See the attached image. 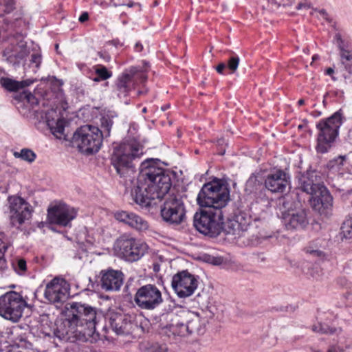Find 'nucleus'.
<instances>
[{
    "instance_id": "1",
    "label": "nucleus",
    "mask_w": 352,
    "mask_h": 352,
    "mask_svg": "<svg viewBox=\"0 0 352 352\" xmlns=\"http://www.w3.org/2000/svg\"><path fill=\"white\" fill-rule=\"evenodd\" d=\"M103 318L100 311L87 304L72 302L66 307L65 318L56 323L54 335L61 341L74 342L96 339L98 323Z\"/></svg>"
},
{
    "instance_id": "2",
    "label": "nucleus",
    "mask_w": 352,
    "mask_h": 352,
    "mask_svg": "<svg viewBox=\"0 0 352 352\" xmlns=\"http://www.w3.org/2000/svg\"><path fill=\"white\" fill-rule=\"evenodd\" d=\"M155 164L153 159L141 163L138 185L131 190L133 200L142 207L166 197L172 186L170 175Z\"/></svg>"
},
{
    "instance_id": "3",
    "label": "nucleus",
    "mask_w": 352,
    "mask_h": 352,
    "mask_svg": "<svg viewBox=\"0 0 352 352\" xmlns=\"http://www.w3.org/2000/svg\"><path fill=\"white\" fill-rule=\"evenodd\" d=\"M343 120V113L339 110L330 117L320 120L316 124L318 133L316 149L318 153L328 152L339 135V129Z\"/></svg>"
},
{
    "instance_id": "4",
    "label": "nucleus",
    "mask_w": 352,
    "mask_h": 352,
    "mask_svg": "<svg viewBox=\"0 0 352 352\" xmlns=\"http://www.w3.org/2000/svg\"><path fill=\"white\" fill-rule=\"evenodd\" d=\"M230 200L227 185L220 180H214L203 186L197 201L201 207L223 210Z\"/></svg>"
},
{
    "instance_id": "5",
    "label": "nucleus",
    "mask_w": 352,
    "mask_h": 352,
    "mask_svg": "<svg viewBox=\"0 0 352 352\" xmlns=\"http://www.w3.org/2000/svg\"><path fill=\"white\" fill-rule=\"evenodd\" d=\"M143 154V146L136 140L123 142L115 146L111 155V164L120 175L124 174L125 170L132 166V162L140 158Z\"/></svg>"
},
{
    "instance_id": "6",
    "label": "nucleus",
    "mask_w": 352,
    "mask_h": 352,
    "mask_svg": "<svg viewBox=\"0 0 352 352\" xmlns=\"http://www.w3.org/2000/svg\"><path fill=\"white\" fill-rule=\"evenodd\" d=\"M102 139V132L98 127L85 125L78 128L74 133L72 143L80 152L91 154L100 150Z\"/></svg>"
},
{
    "instance_id": "7",
    "label": "nucleus",
    "mask_w": 352,
    "mask_h": 352,
    "mask_svg": "<svg viewBox=\"0 0 352 352\" xmlns=\"http://www.w3.org/2000/svg\"><path fill=\"white\" fill-rule=\"evenodd\" d=\"M223 211L208 208L194 216V226L200 233L216 237L222 232Z\"/></svg>"
},
{
    "instance_id": "8",
    "label": "nucleus",
    "mask_w": 352,
    "mask_h": 352,
    "mask_svg": "<svg viewBox=\"0 0 352 352\" xmlns=\"http://www.w3.org/2000/svg\"><path fill=\"white\" fill-rule=\"evenodd\" d=\"M28 306L21 294L10 291L0 296V316L13 322H17Z\"/></svg>"
},
{
    "instance_id": "9",
    "label": "nucleus",
    "mask_w": 352,
    "mask_h": 352,
    "mask_svg": "<svg viewBox=\"0 0 352 352\" xmlns=\"http://www.w3.org/2000/svg\"><path fill=\"white\" fill-rule=\"evenodd\" d=\"M148 247L146 243L133 237L122 236L115 244L117 254L129 262L140 260L148 251Z\"/></svg>"
},
{
    "instance_id": "10",
    "label": "nucleus",
    "mask_w": 352,
    "mask_h": 352,
    "mask_svg": "<svg viewBox=\"0 0 352 352\" xmlns=\"http://www.w3.org/2000/svg\"><path fill=\"white\" fill-rule=\"evenodd\" d=\"M161 206L162 219L170 225H179L184 221L186 210L182 197L177 194H168Z\"/></svg>"
},
{
    "instance_id": "11",
    "label": "nucleus",
    "mask_w": 352,
    "mask_h": 352,
    "mask_svg": "<svg viewBox=\"0 0 352 352\" xmlns=\"http://www.w3.org/2000/svg\"><path fill=\"white\" fill-rule=\"evenodd\" d=\"M134 302L140 309L152 311L163 302L162 294L155 285L147 284L137 289Z\"/></svg>"
},
{
    "instance_id": "12",
    "label": "nucleus",
    "mask_w": 352,
    "mask_h": 352,
    "mask_svg": "<svg viewBox=\"0 0 352 352\" xmlns=\"http://www.w3.org/2000/svg\"><path fill=\"white\" fill-rule=\"evenodd\" d=\"M10 223L19 228L30 220L33 212L31 205L21 197L8 198Z\"/></svg>"
},
{
    "instance_id": "13",
    "label": "nucleus",
    "mask_w": 352,
    "mask_h": 352,
    "mask_svg": "<svg viewBox=\"0 0 352 352\" xmlns=\"http://www.w3.org/2000/svg\"><path fill=\"white\" fill-rule=\"evenodd\" d=\"M34 118L39 123H45L56 138H61L64 135L66 121L56 109L36 110Z\"/></svg>"
},
{
    "instance_id": "14",
    "label": "nucleus",
    "mask_w": 352,
    "mask_h": 352,
    "mask_svg": "<svg viewBox=\"0 0 352 352\" xmlns=\"http://www.w3.org/2000/svg\"><path fill=\"white\" fill-rule=\"evenodd\" d=\"M171 286L178 297L187 298L197 289L198 279L187 270H183L173 276Z\"/></svg>"
},
{
    "instance_id": "15",
    "label": "nucleus",
    "mask_w": 352,
    "mask_h": 352,
    "mask_svg": "<svg viewBox=\"0 0 352 352\" xmlns=\"http://www.w3.org/2000/svg\"><path fill=\"white\" fill-rule=\"evenodd\" d=\"M77 216L75 208L63 203L51 206L47 209V220L50 224L66 227Z\"/></svg>"
},
{
    "instance_id": "16",
    "label": "nucleus",
    "mask_w": 352,
    "mask_h": 352,
    "mask_svg": "<svg viewBox=\"0 0 352 352\" xmlns=\"http://www.w3.org/2000/svg\"><path fill=\"white\" fill-rule=\"evenodd\" d=\"M69 284L63 278L56 277L46 285L45 297L53 304H62L69 296Z\"/></svg>"
},
{
    "instance_id": "17",
    "label": "nucleus",
    "mask_w": 352,
    "mask_h": 352,
    "mask_svg": "<svg viewBox=\"0 0 352 352\" xmlns=\"http://www.w3.org/2000/svg\"><path fill=\"white\" fill-rule=\"evenodd\" d=\"M289 184V177L281 170L267 175L265 179V188L272 192H283Z\"/></svg>"
},
{
    "instance_id": "18",
    "label": "nucleus",
    "mask_w": 352,
    "mask_h": 352,
    "mask_svg": "<svg viewBox=\"0 0 352 352\" xmlns=\"http://www.w3.org/2000/svg\"><path fill=\"white\" fill-rule=\"evenodd\" d=\"M282 218L287 230L303 228L308 223L307 214L303 209L289 210L283 212Z\"/></svg>"
},
{
    "instance_id": "19",
    "label": "nucleus",
    "mask_w": 352,
    "mask_h": 352,
    "mask_svg": "<svg viewBox=\"0 0 352 352\" xmlns=\"http://www.w3.org/2000/svg\"><path fill=\"white\" fill-rule=\"evenodd\" d=\"M114 217L116 220L138 231H145L149 228L147 221L133 212L118 211L115 212Z\"/></svg>"
},
{
    "instance_id": "20",
    "label": "nucleus",
    "mask_w": 352,
    "mask_h": 352,
    "mask_svg": "<svg viewBox=\"0 0 352 352\" xmlns=\"http://www.w3.org/2000/svg\"><path fill=\"white\" fill-rule=\"evenodd\" d=\"M311 206L314 210L320 214L329 209L333 204V197L327 188L323 185L314 195H311Z\"/></svg>"
},
{
    "instance_id": "21",
    "label": "nucleus",
    "mask_w": 352,
    "mask_h": 352,
    "mask_svg": "<svg viewBox=\"0 0 352 352\" xmlns=\"http://www.w3.org/2000/svg\"><path fill=\"white\" fill-rule=\"evenodd\" d=\"M322 186L320 177L315 170H307L299 178V188L310 195L316 194Z\"/></svg>"
},
{
    "instance_id": "22",
    "label": "nucleus",
    "mask_w": 352,
    "mask_h": 352,
    "mask_svg": "<svg viewBox=\"0 0 352 352\" xmlns=\"http://www.w3.org/2000/svg\"><path fill=\"white\" fill-rule=\"evenodd\" d=\"M101 287L106 291L119 290L123 283L122 273L120 271L109 270L101 272Z\"/></svg>"
},
{
    "instance_id": "23",
    "label": "nucleus",
    "mask_w": 352,
    "mask_h": 352,
    "mask_svg": "<svg viewBox=\"0 0 352 352\" xmlns=\"http://www.w3.org/2000/svg\"><path fill=\"white\" fill-rule=\"evenodd\" d=\"M138 72L137 67H131L125 69L118 78L116 89L118 96H126L130 91V85Z\"/></svg>"
},
{
    "instance_id": "24",
    "label": "nucleus",
    "mask_w": 352,
    "mask_h": 352,
    "mask_svg": "<svg viewBox=\"0 0 352 352\" xmlns=\"http://www.w3.org/2000/svg\"><path fill=\"white\" fill-rule=\"evenodd\" d=\"M112 330L117 334L129 333L132 328V323L129 316L120 314H113L109 318Z\"/></svg>"
},
{
    "instance_id": "25",
    "label": "nucleus",
    "mask_w": 352,
    "mask_h": 352,
    "mask_svg": "<svg viewBox=\"0 0 352 352\" xmlns=\"http://www.w3.org/2000/svg\"><path fill=\"white\" fill-rule=\"evenodd\" d=\"M0 84L5 89L9 91H17L30 85L25 81H17L10 78H1L0 79Z\"/></svg>"
},
{
    "instance_id": "26",
    "label": "nucleus",
    "mask_w": 352,
    "mask_h": 352,
    "mask_svg": "<svg viewBox=\"0 0 352 352\" xmlns=\"http://www.w3.org/2000/svg\"><path fill=\"white\" fill-rule=\"evenodd\" d=\"M222 232L226 234H232L240 236L243 233L239 228V225L234 217L228 219L226 222L222 223Z\"/></svg>"
},
{
    "instance_id": "27",
    "label": "nucleus",
    "mask_w": 352,
    "mask_h": 352,
    "mask_svg": "<svg viewBox=\"0 0 352 352\" xmlns=\"http://www.w3.org/2000/svg\"><path fill=\"white\" fill-rule=\"evenodd\" d=\"M233 217L239 225L242 233L248 230L252 222L251 217L248 213L240 211L236 213Z\"/></svg>"
},
{
    "instance_id": "28",
    "label": "nucleus",
    "mask_w": 352,
    "mask_h": 352,
    "mask_svg": "<svg viewBox=\"0 0 352 352\" xmlns=\"http://www.w3.org/2000/svg\"><path fill=\"white\" fill-rule=\"evenodd\" d=\"M14 156L16 158H21L29 163L33 162L36 157V153L29 148H23L19 152H14Z\"/></svg>"
},
{
    "instance_id": "29",
    "label": "nucleus",
    "mask_w": 352,
    "mask_h": 352,
    "mask_svg": "<svg viewBox=\"0 0 352 352\" xmlns=\"http://www.w3.org/2000/svg\"><path fill=\"white\" fill-rule=\"evenodd\" d=\"M340 57L342 63L349 73H352V52L341 50Z\"/></svg>"
},
{
    "instance_id": "30",
    "label": "nucleus",
    "mask_w": 352,
    "mask_h": 352,
    "mask_svg": "<svg viewBox=\"0 0 352 352\" xmlns=\"http://www.w3.org/2000/svg\"><path fill=\"white\" fill-rule=\"evenodd\" d=\"M305 252L311 256L318 258L319 259L325 258V254L320 250L316 243L310 244L306 247Z\"/></svg>"
},
{
    "instance_id": "31",
    "label": "nucleus",
    "mask_w": 352,
    "mask_h": 352,
    "mask_svg": "<svg viewBox=\"0 0 352 352\" xmlns=\"http://www.w3.org/2000/svg\"><path fill=\"white\" fill-rule=\"evenodd\" d=\"M341 230L345 239L352 240V217H349L344 221Z\"/></svg>"
},
{
    "instance_id": "32",
    "label": "nucleus",
    "mask_w": 352,
    "mask_h": 352,
    "mask_svg": "<svg viewBox=\"0 0 352 352\" xmlns=\"http://www.w3.org/2000/svg\"><path fill=\"white\" fill-rule=\"evenodd\" d=\"M172 329L173 333L179 336H186L190 334L186 323L177 322L175 325H173Z\"/></svg>"
},
{
    "instance_id": "33",
    "label": "nucleus",
    "mask_w": 352,
    "mask_h": 352,
    "mask_svg": "<svg viewBox=\"0 0 352 352\" xmlns=\"http://www.w3.org/2000/svg\"><path fill=\"white\" fill-rule=\"evenodd\" d=\"M95 72L102 80H107L112 76V72L109 71L106 67L102 65L96 66Z\"/></svg>"
},
{
    "instance_id": "34",
    "label": "nucleus",
    "mask_w": 352,
    "mask_h": 352,
    "mask_svg": "<svg viewBox=\"0 0 352 352\" xmlns=\"http://www.w3.org/2000/svg\"><path fill=\"white\" fill-rule=\"evenodd\" d=\"M310 14L311 15H316V17L318 18V19L324 20L328 23H330L332 22V19H331V16L324 9H321V10L312 9Z\"/></svg>"
},
{
    "instance_id": "35",
    "label": "nucleus",
    "mask_w": 352,
    "mask_h": 352,
    "mask_svg": "<svg viewBox=\"0 0 352 352\" xmlns=\"http://www.w3.org/2000/svg\"><path fill=\"white\" fill-rule=\"evenodd\" d=\"M7 248V245L0 239V271H3L7 268V262L4 257Z\"/></svg>"
},
{
    "instance_id": "36",
    "label": "nucleus",
    "mask_w": 352,
    "mask_h": 352,
    "mask_svg": "<svg viewBox=\"0 0 352 352\" xmlns=\"http://www.w3.org/2000/svg\"><path fill=\"white\" fill-rule=\"evenodd\" d=\"M314 331L321 333H334L336 331V329L331 328L328 325L319 323L318 325H314L312 327Z\"/></svg>"
},
{
    "instance_id": "37",
    "label": "nucleus",
    "mask_w": 352,
    "mask_h": 352,
    "mask_svg": "<svg viewBox=\"0 0 352 352\" xmlns=\"http://www.w3.org/2000/svg\"><path fill=\"white\" fill-rule=\"evenodd\" d=\"M0 6L6 14L12 12L15 9L14 0H1Z\"/></svg>"
},
{
    "instance_id": "38",
    "label": "nucleus",
    "mask_w": 352,
    "mask_h": 352,
    "mask_svg": "<svg viewBox=\"0 0 352 352\" xmlns=\"http://www.w3.org/2000/svg\"><path fill=\"white\" fill-rule=\"evenodd\" d=\"M345 159H346L345 156H339V157L331 160L329 163V166L331 168H336V169L340 170V168L344 166Z\"/></svg>"
},
{
    "instance_id": "39",
    "label": "nucleus",
    "mask_w": 352,
    "mask_h": 352,
    "mask_svg": "<svg viewBox=\"0 0 352 352\" xmlns=\"http://www.w3.org/2000/svg\"><path fill=\"white\" fill-rule=\"evenodd\" d=\"M239 60V58L237 56H233L229 58L226 66L232 73H234L237 69Z\"/></svg>"
},
{
    "instance_id": "40",
    "label": "nucleus",
    "mask_w": 352,
    "mask_h": 352,
    "mask_svg": "<svg viewBox=\"0 0 352 352\" xmlns=\"http://www.w3.org/2000/svg\"><path fill=\"white\" fill-rule=\"evenodd\" d=\"M186 324L190 334L199 330V320L197 316L192 320H188Z\"/></svg>"
},
{
    "instance_id": "41",
    "label": "nucleus",
    "mask_w": 352,
    "mask_h": 352,
    "mask_svg": "<svg viewBox=\"0 0 352 352\" xmlns=\"http://www.w3.org/2000/svg\"><path fill=\"white\" fill-rule=\"evenodd\" d=\"M14 267L18 274H23L26 271V261L24 259H19L14 264Z\"/></svg>"
},
{
    "instance_id": "42",
    "label": "nucleus",
    "mask_w": 352,
    "mask_h": 352,
    "mask_svg": "<svg viewBox=\"0 0 352 352\" xmlns=\"http://www.w3.org/2000/svg\"><path fill=\"white\" fill-rule=\"evenodd\" d=\"M167 349L166 344L159 343L153 344L148 349L149 352H166Z\"/></svg>"
},
{
    "instance_id": "43",
    "label": "nucleus",
    "mask_w": 352,
    "mask_h": 352,
    "mask_svg": "<svg viewBox=\"0 0 352 352\" xmlns=\"http://www.w3.org/2000/svg\"><path fill=\"white\" fill-rule=\"evenodd\" d=\"M31 64H34L35 67L38 69L41 63V56L38 53H34L31 55Z\"/></svg>"
},
{
    "instance_id": "44",
    "label": "nucleus",
    "mask_w": 352,
    "mask_h": 352,
    "mask_svg": "<svg viewBox=\"0 0 352 352\" xmlns=\"http://www.w3.org/2000/svg\"><path fill=\"white\" fill-rule=\"evenodd\" d=\"M111 126L112 122L110 120H105L104 122H102V127L104 129V130H106L107 135H109Z\"/></svg>"
},
{
    "instance_id": "45",
    "label": "nucleus",
    "mask_w": 352,
    "mask_h": 352,
    "mask_svg": "<svg viewBox=\"0 0 352 352\" xmlns=\"http://www.w3.org/2000/svg\"><path fill=\"white\" fill-rule=\"evenodd\" d=\"M349 290L344 294V297L347 300H352V285L348 286Z\"/></svg>"
},
{
    "instance_id": "46",
    "label": "nucleus",
    "mask_w": 352,
    "mask_h": 352,
    "mask_svg": "<svg viewBox=\"0 0 352 352\" xmlns=\"http://www.w3.org/2000/svg\"><path fill=\"white\" fill-rule=\"evenodd\" d=\"M137 68L138 69V72L137 74H135V78L137 77V78H140L141 82L145 81L147 78L146 75L140 68H138V67H137Z\"/></svg>"
},
{
    "instance_id": "47",
    "label": "nucleus",
    "mask_w": 352,
    "mask_h": 352,
    "mask_svg": "<svg viewBox=\"0 0 352 352\" xmlns=\"http://www.w3.org/2000/svg\"><path fill=\"white\" fill-rule=\"evenodd\" d=\"M227 67L226 66V64L224 63H219L217 67H216V70L217 72L220 74H223V71L225 70V69Z\"/></svg>"
},
{
    "instance_id": "48",
    "label": "nucleus",
    "mask_w": 352,
    "mask_h": 352,
    "mask_svg": "<svg viewBox=\"0 0 352 352\" xmlns=\"http://www.w3.org/2000/svg\"><path fill=\"white\" fill-rule=\"evenodd\" d=\"M98 56L106 62H109L111 60V56L106 52H98Z\"/></svg>"
},
{
    "instance_id": "49",
    "label": "nucleus",
    "mask_w": 352,
    "mask_h": 352,
    "mask_svg": "<svg viewBox=\"0 0 352 352\" xmlns=\"http://www.w3.org/2000/svg\"><path fill=\"white\" fill-rule=\"evenodd\" d=\"M298 10H308L310 8V6L307 3H299L296 7Z\"/></svg>"
},
{
    "instance_id": "50",
    "label": "nucleus",
    "mask_w": 352,
    "mask_h": 352,
    "mask_svg": "<svg viewBox=\"0 0 352 352\" xmlns=\"http://www.w3.org/2000/svg\"><path fill=\"white\" fill-rule=\"evenodd\" d=\"M89 19V14L87 12H83L81 14V15L79 16V21L81 22V23H84L85 21H87Z\"/></svg>"
},
{
    "instance_id": "51",
    "label": "nucleus",
    "mask_w": 352,
    "mask_h": 352,
    "mask_svg": "<svg viewBox=\"0 0 352 352\" xmlns=\"http://www.w3.org/2000/svg\"><path fill=\"white\" fill-rule=\"evenodd\" d=\"M333 73H334V70H333V68H331V67H329V68H328V69H326V71H325V74H326V75H328V76H331L332 79H333V80H336V78H334V76H332Z\"/></svg>"
},
{
    "instance_id": "52",
    "label": "nucleus",
    "mask_w": 352,
    "mask_h": 352,
    "mask_svg": "<svg viewBox=\"0 0 352 352\" xmlns=\"http://www.w3.org/2000/svg\"><path fill=\"white\" fill-rule=\"evenodd\" d=\"M135 49L137 52H141L143 49V47L140 43H138L135 46Z\"/></svg>"
},
{
    "instance_id": "53",
    "label": "nucleus",
    "mask_w": 352,
    "mask_h": 352,
    "mask_svg": "<svg viewBox=\"0 0 352 352\" xmlns=\"http://www.w3.org/2000/svg\"><path fill=\"white\" fill-rule=\"evenodd\" d=\"M26 98H27L28 101H30L31 99H34V97L31 94H29L26 95Z\"/></svg>"
},
{
    "instance_id": "54",
    "label": "nucleus",
    "mask_w": 352,
    "mask_h": 352,
    "mask_svg": "<svg viewBox=\"0 0 352 352\" xmlns=\"http://www.w3.org/2000/svg\"><path fill=\"white\" fill-rule=\"evenodd\" d=\"M315 352H320L319 351H316ZM327 352H338L336 349L333 347L330 348Z\"/></svg>"
},
{
    "instance_id": "55",
    "label": "nucleus",
    "mask_w": 352,
    "mask_h": 352,
    "mask_svg": "<svg viewBox=\"0 0 352 352\" xmlns=\"http://www.w3.org/2000/svg\"><path fill=\"white\" fill-rule=\"evenodd\" d=\"M298 104L299 105H302L305 104V100L303 99H300L298 101Z\"/></svg>"
},
{
    "instance_id": "56",
    "label": "nucleus",
    "mask_w": 352,
    "mask_h": 352,
    "mask_svg": "<svg viewBox=\"0 0 352 352\" xmlns=\"http://www.w3.org/2000/svg\"><path fill=\"white\" fill-rule=\"evenodd\" d=\"M100 80H102L100 79V78L98 76H97L96 78H94V81H95V82H99Z\"/></svg>"
},
{
    "instance_id": "57",
    "label": "nucleus",
    "mask_w": 352,
    "mask_h": 352,
    "mask_svg": "<svg viewBox=\"0 0 352 352\" xmlns=\"http://www.w3.org/2000/svg\"><path fill=\"white\" fill-rule=\"evenodd\" d=\"M114 4H115L116 6H123L124 5V3H116V2H115Z\"/></svg>"
},
{
    "instance_id": "58",
    "label": "nucleus",
    "mask_w": 352,
    "mask_h": 352,
    "mask_svg": "<svg viewBox=\"0 0 352 352\" xmlns=\"http://www.w3.org/2000/svg\"><path fill=\"white\" fill-rule=\"evenodd\" d=\"M26 55V52H25L23 54L19 56L21 58H23Z\"/></svg>"
},
{
    "instance_id": "59",
    "label": "nucleus",
    "mask_w": 352,
    "mask_h": 352,
    "mask_svg": "<svg viewBox=\"0 0 352 352\" xmlns=\"http://www.w3.org/2000/svg\"><path fill=\"white\" fill-rule=\"evenodd\" d=\"M318 55H314V56H313V58H312V59H313L314 60H316V59H318Z\"/></svg>"
},
{
    "instance_id": "60",
    "label": "nucleus",
    "mask_w": 352,
    "mask_h": 352,
    "mask_svg": "<svg viewBox=\"0 0 352 352\" xmlns=\"http://www.w3.org/2000/svg\"><path fill=\"white\" fill-rule=\"evenodd\" d=\"M142 112L143 113H146V107L143 108Z\"/></svg>"
},
{
    "instance_id": "61",
    "label": "nucleus",
    "mask_w": 352,
    "mask_h": 352,
    "mask_svg": "<svg viewBox=\"0 0 352 352\" xmlns=\"http://www.w3.org/2000/svg\"><path fill=\"white\" fill-rule=\"evenodd\" d=\"M58 44H56V48H58Z\"/></svg>"
}]
</instances>
